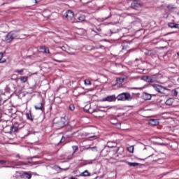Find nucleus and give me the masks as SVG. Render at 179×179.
<instances>
[{"mask_svg": "<svg viewBox=\"0 0 179 179\" xmlns=\"http://www.w3.org/2000/svg\"><path fill=\"white\" fill-rule=\"evenodd\" d=\"M19 34H17V31H11L6 36V38L4 39V41L6 43H12L16 37H17Z\"/></svg>", "mask_w": 179, "mask_h": 179, "instance_id": "f257e3e1", "label": "nucleus"}, {"mask_svg": "<svg viewBox=\"0 0 179 179\" xmlns=\"http://www.w3.org/2000/svg\"><path fill=\"white\" fill-rule=\"evenodd\" d=\"M142 155L144 156V157H145V159L152 157V156H153V148L150 147L145 148L143 150Z\"/></svg>", "mask_w": 179, "mask_h": 179, "instance_id": "f03ea898", "label": "nucleus"}, {"mask_svg": "<svg viewBox=\"0 0 179 179\" xmlns=\"http://www.w3.org/2000/svg\"><path fill=\"white\" fill-rule=\"evenodd\" d=\"M117 99L119 101H125L126 100H131L132 98L131 97V94H129V93L123 92L119 94Z\"/></svg>", "mask_w": 179, "mask_h": 179, "instance_id": "7ed1b4c3", "label": "nucleus"}, {"mask_svg": "<svg viewBox=\"0 0 179 179\" xmlns=\"http://www.w3.org/2000/svg\"><path fill=\"white\" fill-rule=\"evenodd\" d=\"M152 87H154L155 90L158 92V93L164 94V91L166 90V88L163 87L162 85H159L157 84H152L151 85Z\"/></svg>", "mask_w": 179, "mask_h": 179, "instance_id": "20e7f679", "label": "nucleus"}, {"mask_svg": "<svg viewBox=\"0 0 179 179\" xmlns=\"http://www.w3.org/2000/svg\"><path fill=\"white\" fill-rule=\"evenodd\" d=\"M64 16L66 19H67V20H72L75 15L73 14V12H72V10H69L66 12V13L64 14Z\"/></svg>", "mask_w": 179, "mask_h": 179, "instance_id": "39448f33", "label": "nucleus"}, {"mask_svg": "<svg viewBox=\"0 0 179 179\" xmlns=\"http://www.w3.org/2000/svg\"><path fill=\"white\" fill-rule=\"evenodd\" d=\"M131 8L137 10L138 9H140V8H142V3L141 1H134L131 3Z\"/></svg>", "mask_w": 179, "mask_h": 179, "instance_id": "423d86ee", "label": "nucleus"}, {"mask_svg": "<svg viewBox=\"0 0 179 179\" xmlns=\"http://www.w3.org/2000/svg\"><path fill=\"white\" fill-rule=\"evenodd\" d=\"M115 100H117L115 95H110V96H108L105 98H103L101 101H108V102L111 103V101H115Z\"/></svg>", "mask_w": 179, "mask_h": 179, "instance_id": "0eeeda50", "label": "nucleus"}, {"mask_svg": "<svg viewBox=\"0 0 179 179\" xmlns=\"http://www.w3.org/2000/svg\"><path fill=\"white\" fill-rule=\"evenodd\" d=\"M149 124L152 127H156V125H159V120L157 119H151L149 121Z\"/></svg>", "mask_w": 179, "mask_h": 179, "instance_id": "6e6552de", "label": "nucleus"}, {"mask_svg": "<svg viewBox=\"0 0 179 179\" xmlns=\"http://www.w3.org/2000/svg\"><path fill=\"white\" fill-rule=\"evenodd\" d=\"M22 177L25 179H30L31 178V173L30 172H23Z\"/></svg>", "mask_w": 179, "mask_h": 179, "instance_id": "1a4fd4ad", "label": "nucleus"}, {"mask_svg": "<svg viewBox=\"0 0 179 179\" xmlns=\"http://www.w3.org/2000/svg\"><path fill=\"white\" fill-rule=\"evenodd\" d=\"M142 80H145V82H148V83L153 82V79H152V78H150L148 76H143Z\"/></svg>", "mask_w": 179, "mask_h": 179, "instance_id": "9d476101", "label": "nucleus"}, {"mask_svg": "<svg viewBox=\"0 0 179 179\" xmlns=\"http://www.w3.org/2000/svg\"><path fill=\"white\" fill-rule=\"evenodd\" d=\"M125 80V78H117L116 79V85H122V83H124V81Z\"/></svg>", "mask_w": 179, "mask_h": 179, "instance_id": "9b49d317", "label": "nucleus"}, {"mask_svg": "<svg viewBox=\"0 0 179 179\" xmlns=\"http://www.w3.org/2000/svg\"><path fill=\"white\" fill-rule=\"evenodd\" d=\"M107 148H115L117 146V143L115 142L109 141L107 143Z\"/></svg>", "mask_w": 179, "mask_h": 179, "instance_id": "f8f14e48", "label": "nucleus"}, {"mask_svg": "<svg viewBox=\"0 0 179 179\" xmlns=\"http://www.w3.org/2000/svg\"><path fill=\"white\" fill-rule=\"evenodd\" d=\"M89 176H90V173L87 170L84 171L80 174V177H89Z\"/></svg>", "mask_w": 179, "mask_h": 179, "instance_id": "ddd939ff", "label": "nucleus"}, {"mask_svg": "<svg viewBox=\"0 0 179 179\" xmlns=\"http://www.w3.org/2000/svg\"><path fill=\"white\" fill-rule=\"evenodd\" d=\"M41 50H42V52H45V54H50V50L45 46L41 47Z\"/></svg>", "mask_w": 179, "mask_h": 179, "instance_id": "4468645a", "label": "nucleus"}, {"mask_svg": "<svg viewBox=\"0 0 179 179\" xmlns=\"http://www.w3.org/2000/svg\"><path fill=\"white\" fill-rule=\"evenodd\" d=\"M143 98L145 100H151L152 99V94L144 93Z\"/></svg>", "mask_w": 179, "mask_h": 179, "instance_id": "2eb2a0df", "label": "nucleus"}, {"mask_svg": "<svg viewBox=\"0 0 179 179\" xmlns=\"http://www.w3.org/2000/svg\"><path fill=\"white\" fill-rule=\"evenodd\" d=\"M34 107L36 110H41V111H43V103H39Z\"/></svg>", "mask_w": 179, "mask_h": 179, "instance_id": "dca6fc26", "label": "nucleus"}, {"mask_svg": "<svg viewBox=\"0 0 179 179\" xmlns=\"http://www.w3.org/2000/svg\"><path fill=\"white\" fill-rule=\"evenodd\" d=\"M173 103H174V99H167L166 101V106H172Z\"/></svg>", "mask_w": 179, "mask_h": 179, "instance_id": "f3484780", "label": "nucleus"}, {"mask_svg": "<svg viewBox=\"0 0 179 179\" xmlns=\"http://www.w3.org/2000/svg\"><path fill=\"white\" fill-rule=\"evenodd\" d=\"M27 76H22L20 78V80L22 82V83H26V82H27Z\"/></svg>", "mask_w": 179, "mask_h": 179, "instance_id": "a211bd4d", "label": "nucleus"}, {"mask_svg": "<svg viewBox=\"0 0 179 179\" xmlns=\"http://www.w3.org/2000/svg\"><path fill=\"white\" fill-rule=\"evenodd\" d=\"M127 164L130 166V167H136V166H139V164L136 162H128Z\"/></svg>", "mask_w": 179, "mask_h": 179, "instance_id": "6ab92c4d", "label": "nucleus"}, {"mask_svg": "<svg viewBox=\"0 0 179 179\" xmlns=\"http://www.w3.org/2000/svg\"><path fill=\"white\" fill-rule=\"evenodd\" d=\"M2 58H3V54L0 53V64L6 62V60L5 59H2Z\"/></svg>", "mask_w": 179, "mask_h": 179, "instance_id": "aec40b11", "label": "nucleus"}, {"mask_svg": "<svg viewBox=\"0 0 179 179\" xmlns=\"http://www.w3.org/2000/svg\"><path fill=\"white\" fill-rule=\"evenodd\" d=\"M172 96H175V97H177V96H178V91L176 90H172Z\"/></svg>", "mask_w": 179, "mask_h": 179, "instance_id": "412c9836", "label": "nucleus"}, {"mask_svg": "<svg viewBox=\"0 0 179 179\" xmlns=\"http://www.w3.org/2000/svg\"><path fill=\"white\" fill-rule=\"evenodd\" d=\"M97 138V136L94 135V136H91L90 137H88L87 139V141H92V139H96Z\"/></svg>", "mask_w": 179, "mask_h": 179, "instance_id": "4be33fe9", "label": "nucleus"}, {"mask_svg": "<svg viewBox=\"0 0 179 179\" xmlns=\"http://www.w3.org/2000/svg\"><path fill=\"white\" fill-rule=\"evenodd\" d=\"M84 83H85V85H88L89 86H90V85H92V83L90 82V80L89 79L85 80Z\"/></svg>", "mask_w": 179, "mask_h": 179, "instance_id": "5701e85b", "label": "nucleus"}, {"mask_svg": "<svg viewBox=\"0 0 179 179\" xmlns=\"http://www.w3.org/2000/svg\"><path fill=\"white\" fill-rule=\"evenodd\" d=\"M128 152L130 153H134V146H130L127 148Z\"/></svg>", "mask_w": 179, "mask_h": 179, "instance_id": "b1692460", "label": "nucleus"}, {"mask_svg": "<svg viewBox=\"0 0 179 179\" xmlns=\"http://www.w3.org/2000/svg\"><path fill=\"white\" fill-rule=\"evenodd\" d=\"M167 8L169 10H171L172 9H176V7H174L172 4H169L167 6Z\"/></svg>", "mask_w": 179, "mask_h": 179, "instance_id": "393cba45", "label": "nucleus"}, {"mask_svg": "<svg viewBox=\"0 0 179 179\" xmlns=\"http://www.w3.org/2000/svg\"><path fill=\"white\" fill-rule=\"evenodd\" d=\"M69 110H70L71 111H73V110H75V105H74V104H71V105L69 106Z\"/></svg>", "mask_w": 179, "mask_h": 179, "instance_id": "a878e982", "label": "nucleus"}, {"mask_svg": "<svg viewBox=\"0 0 179 179\" xmlns=\"http://www.w3.org/2000/svg\"><path fill=\"white\" fill-rule=\"evenodd\" d=\"M78 20H80V22H84L85 16L84 15H81L80 17H78Z\"/></svg>", "mask_w": 179, "mask_h": 179, "instance_id": "bb28decb", "label": "nucleus"}, {"mask_svg": "<svg viewBox=\"0 0 179 179\" xmlns=\"http://www.w3.org/2000/svg\"><path fill=\"white\" fill-rule=\"evenodd\" d=\"M169 27H170L171 29H174V23H171L170 22L169 24H168Z\"/></svg>", "mask_w": 179, "mask_h": 179, "instance_id": "cd10ccee", "label": "nucleus"}, {"mask_svg": "<svg viewBox=\"0 0 179 179\" xmlns=\"http://www.w3.org/2000/svg\"><path fill=\"white\" fill-rule=\"evenodd\" d=\"M15 72L16 73H23V72H24V69L17 70Z\"/></svg>", "mask_w": 179, "mask_h": 179, "instance_id": "c85d7f7f", "label": "nucleus"}, {"mask_svg": "<svg viewBox=\"0 0 179 179\" xmlns=\"http://www.w3.org/2000/svg\"><path fill=\"white\" fill-rule=\"evenodd\" d=\"M73 155L75 152L78 150V146L76 145L73 146Z\"/></svg>", "mask_w": 179, "mask_h": 179, "instance_id": "c756f323", "label": "nucleus"}, {"mask_svg": "<svg viewBox=\"0 0 179 179\" xmlns=\"http://www.w3.org/2000/svg\"><path fill=\"white\" fill-rule=\"evenodd\" d=\"M65 117H62V122H63V124L61 125L62 127H64V125H65Z\"/></svg>", "mask_w": 179, "mask_h": 179, "instance_id": "7c9ffc66", "label": "nucleus"}, {"mask_svg": "<svg viewBox=\"0 0 179 179\" xmlns=\"http://www.w3.org/2000/svg\"><path fill=\"white\" fill-rule=\"evenodd\" d=\"M27 118L28 120H31V121H33V118L31 117V114H27Z\"/></svg>", "mask_w": 179, "mask_h": 179, "instance_id": "2f4dec72", "label": "nucleus"}, {"mask_svg": "<svg viewBox=\"0 0 179 179\" xmlns=\"http://www.w3.org/2000/svg\"><path fill=\"white\" fill-rule=\"evenodd\" d=\"M90 150H96L97 152V147H90Z\"/></svg>", "mask_w": 179, "mask_h": 179, "instance_id": "473e14b6", "label": "nucleus"}, {"mask_svg": "<svg viewBox=\"0 0 179 179\" xmlns=\"http://www.w3.org/2000/svg\"><path fill=\"white\" fill-rule=\"evenodd\" d=\"M10 131L11 132H16V128H15V127H12Z\"/></svg>", "mask_w": 179, "mask_h": 179, "instance_id": "72a5a7b5", "label": "nucleus"}, {"mask_svg": "<svg viewBox=\"0 0 179 179\" xmlns=\"http://www.w3.org/2000/svg\"><path fill=\"white\" fill-rule=\"evenodd\" d=\"M179 24H174L173 29H178Z\"/></svg>", "mask_w": 179, "mask_h": 179, "instance_id": "f704fd0d", "label": "nucleus"}, {"mask_svg": "<svg viewBox=\"0 0 179 179\" xmlns=\"http://www.w3.org/2000/svg\"><path fill=\"white\" fill-rule=\"evenodd\" d=\"M6 163V160H0V164H5Z\"/></svg>", "mask_w": 179, "mask_h": 179, "instance_id": "c9c22d12", "label": "nucleus"}, {"mask_svg": "<svg viewBox=\"0 0 179 179\" xmlns=\"http://www.w3.org/2000/svg\"><path fill=\"white\" fill-rule=\"evenodd\" d=\"M108 106H99V108H107Z\"/></svg>", "mask_w": 179, "mask_h": 179, "instance_id": "e433bc0d", "label": "nucleus"}, {"mask_svg": "<svg viewBox=\"0 0 179 179\" xmlns=\"http://www.w3.org/2000/svg\"><path fill=\"white\" fill-rule=\"evenodd\" d=\"M2 94H5L3 93V91L0 90V96H2Z\"/></svg>", "mask_w": 179, "mask_h": 179, "instance_id": "4c0bfd02", "label": "nucleus"}, {"mask_svg": "<svg viewBox=\"0 0 179 179\" xmlns=\"http://www.w3.org/2000/svg\"><path fill=\"white\" fill-rule=\"evenodd\" d=\"M90 149V147H85V150H89Z\"/></svg>", "mask_w": 179, "mask_h": 179, "instance_id": "58836bf2", "label": "nucleus"}, {"mask_svg": "<svg viewBox=\"0 0 179 179\" xmlns=\"http://www.w3.org/2000/svg\"><path fill=\"white\" fill-rule=\"evenodd\" d=\"M61 48H62V50H63V51H65V46H63Z\"/></svg>", "mask_w": 179, "mask_h": 179, "instance_id": "ea45409f", "label": "nucleus"}, {"mask_svg": "<svg viewBox=\"0 0 179 179\" xmlns=\"http://www.w3.org/2000/svg\"><path fill=\"white\" fill-rule=\"evenodd\" d=\"M69 179H76V178L71 177Z\"/></svg>", "mask_w": 179, "mask_h": 179, "instance_id": "a19ab883", "label": "nucleus"}, {"mask_svg": "<svg viewBox=\"0 0 179 179\" xmlns=\"http://www.w3.org/2000/svg\"><path fill=\"white\" fill-rule=\"evenodd\" d=\"M177 82H178V83H179V78L177 79Z\"/></svg>", "mask_w": 179, "mask_h": 179, "instance_id": "79ce46f5", "label": "nucleus"}, {"mask_svg": "<svg viewBox=\"0 0 179 179\" xmlns=\"http://www.w3.org/2000/svg\"><path fill=\"white\" fill-rule=\"evenodd\" d=\"M57 62H62V61H57V60H56Z\"/></svg>", "mask_w": 179, "mask_h": 179, "instance_id": "37998d69", "label": "nucleus"}, {"mask_svg": "<svg viewBox=\"0 0 179 179\" xmlns=\"http://www.w3.org/2000/svg\"><path fill=\"white\" fill-rule=\"evenodd\" d=\"M64 139V138H62V140L60 141V142H62V140Z\"/></svg>", "mask_w": 179, "mask_h": 179, "instance_id": "c03bdc74", "label": "nucleus"}, {"mask_svg": "<svg viewBox=\"0 0 179 179\" xmlns=\"http://www.w3.org/2000/svg\"><path fill=\"white\" fill-rule=\"evenodd\" d=\"M69 159H72V157H69Z\"/></svg>", "mask_w": 179, "mask_h": 179, "instance_id": "a18cd8bd", "label": "nucleus"}, {"mask_svg": "<svg viewBox=\"0 0 179 179\" xmlns=\"http://www.w3.org/2000/svg\"><path fill=\"white\" fill-rule=\"evenodd\" d=\"M141 160H144L143 159H141Z\"/></svg>", "mask_w": 179, "mask_h": 179, "instance_id": "49530a36", "label": "nucleus"}]
</instances>
